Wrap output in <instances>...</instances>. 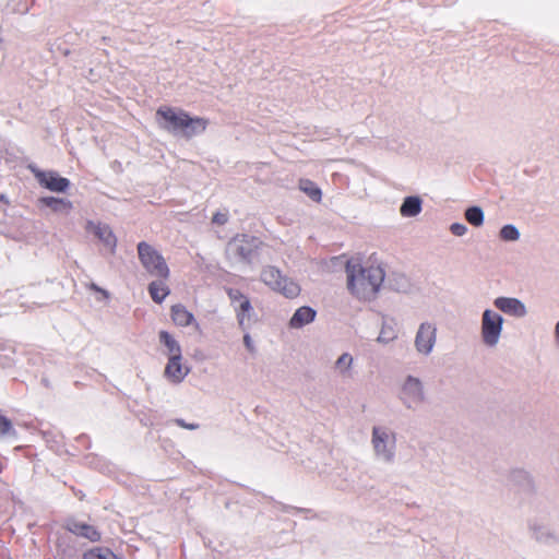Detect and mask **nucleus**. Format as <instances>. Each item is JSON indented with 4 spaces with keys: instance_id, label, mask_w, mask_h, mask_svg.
I'll return each mask as SVG.
<instances>
[{
    "instance_id": "dca6fc26",
    "label": "nucleus",
    "mask_w": 559,
    "mask_h": 559,
    "mask_svg": "<svg viewBox=\"0 0 559 559\" xmlns=\"http://www.w3.org/2000/svg\"><path fill=\"white\" fill-rule=\"evenodd\" d=\"M39 202L55 213L69 214L73 207L71 201L62 198L43 197L39 199Z\"/></svg>"
},
{
    "instance_id": "6ab92c4d",
    "label": "nucleus",
    "mask_w": 559,
    "mask_h": 559,
    "mask_svg": "<svg viewBox=\"0 0 559 559\" xmlns=\"http://www.w3.org/2000/svg\"><path fill=\"white\" fill-rule=\"evenodd\" d=\"M282 284L278 285V288H275V292L281 293L286 298H296L300 294V286L298 283L293 280L283 276L281 280Z\"/></svg>"
},
{
    "instance_id": "a878e982",
    "label": "nucleus",
    "mask_w": 559,
    "mask_h": 559,
    "mask_svg": "<svg viewBox=\"0 0 559 559\" xmlns=\"http://www.w3.org/2000/svg\"><path fill=\"white\" fill-rule=\"evenodd\" d=\"M252 310V306L250 300L246 297L242 298V301L239 302V308L237 311V319L240 325L245 323L246 317L250 314Z\"/></svg>"
},
{
    "instance_id": "20e7f679",
    "label": "nucleus",
    "mask_w": 559,
    "mask_h": 559,
    "mask_svg": "<svg viewBox=\"0 0 559 559\" xmlns=\"http://www.w3.org/2000/svg\"><path fill=\"white\" fill-rule=\"evenodd\" d=\"M260 241L255 237L238 235L228 243V250L242 261L250 262L259 249Z\"/></svg>"
},
{
    "instance_id": "6e6552de",
    "label": "nucleus",
    "mask_w": 559,
    "mask_h": 559,
    "mask_svg": "<svg viewBox=\"0 0 559 559\" xmlns=\"http://www.w3.org/2000/svg\"><path fill=\"white\" fill-rule=\"evenodd\" d=\"M530 533L536 543L542 546L551 547L559 544V534L551 527L542 523H532Z\"/></svg>"
},
{
    "instance_id": "f03ea898",
    "label": "nucleus",
    "mask_w": 559,
    "mask_h": 559,
    "mask_svg": "<svg viewBox=\"0 0 559 559\" xmlns=\"http://www.w3.org/2000/svg\"><path fill=\"white\" fill-rule=\"evenodd\" d=\"M157 119H162L160 127L169 132H180L185 138H192L205 131L209 121L201 117H190L181 109L162 106L156 111Z\"/></svg>"
},
{
    "instance_id": "c85d7f7f",
    "label": "nucleus",
    "mask_w": 559,
    "mask_h": 559,
    "mask_svg": "<svg viewBox=\"0 0 559 559\" xmlns=\"http://www.w3.org/2000/svg\"><path fill=\"white\" fill-rule=\"evenodd\" d=\"M353 357L349 354H343L336 361V367L341 370H348L352 366Z\"/></svg>"
},
{
    "instance_id": "a211bd4d",
    "label": "nucleus",
    "mask_w": 559,
    "mask_h": 559,
    "mask_svg": "<svg viewBox=\"0 0 559 559\" xmlns=\"http://www.w3.org/2000/svg\"><path fill=\"white\" fill-rule=\"evenodd\" d=\"M282 277L280 270L274 266H265L261 272V281L273 290L282 284Z\"/></svg>"
},
{
    "instance_id": "7c9ffc66",
    "label": "nucleus",
    "mask_w": 559,
    "mask_h": 559,
    "mask_svg": "<svg viewBox=\"0 0 559 559\" xmlns=\"http://www.w3.org/2000/svg\"><path fill=\"white\" fill-rule=\"evenodd\" d=\"M450 230L455 236H463L466 233L467 228L464 224L453 223L450 227Z\"/></svg>"
},
{
    "instance_id": "72a5a7b5",
    "label": "nucleus",
    "mask_w": 559,
    "mask_h": 559,
    "mask_svg": "<svg viewBox=\"0 0 559 559\" xmlns=\"http://www.w3.org/2000/svg\"><path fill=\"white\" fill-rule=\"evenodd\" d=\"M177 424H178V425H180L181 427H185V428H188V429H195V428H198V427H199V426H198V425H195V424H189V425H186V424L183 423V420H181V419H177Z\"/></svg>"
},
{
    "instance_id": "f257e3e1",
    "label": "nucleus",
    "mask_w": 559,
    "mask_h": 559,
    "mask_svg": "<svg viewBox=\"0 0 559 559\" xmlns=\"http://www.w3.org/2000/svg\"><path fill=\"white\" fill-rule=\"evenodd\" d=\"M345 272L348 290L360 300L373 299L384 280V271L380 266H364L357 259L347 261Z\"/></svg>"
},
{
    "instance_id": "473e14b6",
    "label": "nucleus",
    "mask_w": 559,
    "mask_h": 559,
    "mask_svg": "<svg viewBox=\"0 0 559 559\" xmlns=\"http://www.w3.org/2000/svg\"><path fill=\"white\" fill-rule=\"evenodd\" d=\"M243 342H245V345L246 347L250 350V352H253V345H252V342H251V338L248 334H246L243 336Z\"/></svg>"
},
{
    "instance_id": "c756f323",
    "label": "nucleus",
    "mask_w": 559,
    "mask_h": 559,
    "mask_svg": "<svg viewBox=\"0 0 559 559\" xmlns=\"http://www.w3.org/2000/svg\"><path fill=\"white\" fill-rule=\"evenodd\" d=\"M228 222V214L223 212H216L213 214L212 223L215 225H225Z\"/></svg>"
},
{
    "instance_id": "c9c22d12",
    "label": "nucleus",
    "mask_w": 559,
    "mask_h": 559,
    "mask_svg": "<svg viewBox=\"0 0 559 559\" xmlns=\"http://www.w3.org/2000/svg\"><path fill=\"white\" fill-rule=\"evenodd\" d=\"M378 340H384L383 332L379 335Z\"/></svg>"
},
{
    "instance_id": "f3484780",
    "label": "nucleus",
    "mask_w": 559,
    "mask_h": 559,
    "mask_svg": "<svg viewBox=\"0 0 559 559\" xmlns=\"http://www.w3.org/2000/svg\"><path fill=\"white\" fill-rule=\"evenodd\" d=\"M374 450L377 452H385L388 450L389 444L394 443V438L389 435L385 430L381 428H373V439H372Z\"/></svg>"
},
{
    "instance_id": "aec40b11",
    "label": "nucleus",
    "mask_w": 559,
    "mask_h": 559,
    "mask_svg": "<svg viewBox=\"0 0 559 559\" xmlns=\"http://www.w3.org/2000/svg\"><path fill=\"white\" fill-rule=\"evenodd\" d=\"M420 211L421 201L418 197H407L400 209V212L404 217L416 216Z\"/></svg>"
},
{
    "instance_id": "7ed1b4c3",
    "label": "nucleus",
    "mask_w": 559,
    "mask_h": 559,
    "mask_svg": "<svg viewBox=\"0 0 559 559\" xmlns=\"http://www.w3.org/2000/svg\"><path fill=\"white\" fill-rule=\"evenodd\" d=\"M136 249L139 260L148 274L162 280L169 277V267L160 252L145 241L139 242Z\"/></svg>"
},
{
    "instance_id": "4468645a",
    "label": "nucleus",
    "mask_w": 559,
    "mask_h": 559,
    "mask_svg": "<svg viewBox=\"0 0 559 559\" xmlns=\"http://www.w3.org/2000/svg\"><path fill=\"white\" fill-rule=\"evenodd\" d=\"M67 527L71 533L85 537L91 542H96L100 538L99 533L93 526L83 522L69 521Z\"/></svg>"
},
{
    "instance_id": "423d86ee",
    "label": "nucleus",
    "mask_w": 559,
    "mask_h": 559,
    "mask_svg": "<svg viewBox=\"0 0 559 559\" xmlns=\"http://www.w3.org/2000/svg\"><path fill=\"white\" fill-rule=\"evenodd\" d=\"M35 177L40 186L53 192H64L70 187V181L55 171L38 170Z\"/></svg>"
},
{
    "instance_id": "ddd939ff",
    "label": "nucleus",
    "mask_w": 559,
    "mask_h": 559,
    "mask_svg": "<svg viewBox=\"0 0 559 559\" xmlns=\"http://www.w3.org/2000/svg\"><path fill=\"white\" fill-rule=\"evenodd\" d=\"M316 310L311 307L304 306L298 308L289 320V326L293 329H299L304 325L312 322L316 318Z\"/></svg>"
},
{
    "instance_id": "1a4fd4ad",
    "label": "nucleus",
    "mask_w": 559,
    "mask_h": 559,
    "mask_svg": "<svg viewBox=\"0 0 559 559\" xmlns=\"http://www.w3.org/2000/svg\"><path fill=\"white\" fill-rule=\"evenodd\" d=\"M85 229L93 233L111 252L115 251L117 238L108 225L87 221Z\"/></svg>"
},
{
    "instance_id": "412c9836",
    "label": "nucleus",
    "mask_w": 559,
    "mask_h": 559,
    "mask_svg": "<svg viewBox=\"0 0 559 559\" xmlns=\"http://www.w3.org/2000/svg\"><path fill=\"white\" fill-rule=\"evenodd\" d=\"M148 293L151 298L156 304H162L164 299L169 295V287L164 282H152L148 285Z\"/></svg>"
},
{
    "instance_id": "cd10ccee",
    "label": "nucleus",
    "mask_w": 559,
    "mask_h": 559,
    "mask_svg": "<svg viewBox=\"0 0 559 559\" xmlns=\"http://www.w3.org/2000/svg\"><path fill=\"white\" fill-rule=\"evenodd\" d=\"M11 431H13L12 421L0 414V437L8 436Z\"/></svg>"
},
{
    "instance_id": "b1692460",
    "label": "nucleus",
    "mask_w": 559,
    "mask_h": 559,
    "mask_svg": "<svg viewBox=\"0 0 559 559\" xmlns=\"http://www.w3.org/2000/svg\"><path fill=\"white\" fill-rule=\"evenodd\" d=\"M82 559H118L108 548L95 547L83 554Z\"/></svg>"
},
{
    "instance_id": "2eb2a0df",
    "label": "nucleus",
    "mask_w": 559,
    "mask_h": 559,
    "mask_svg": "<svg viewBox=\"0 0 559 559\" xmlns=\"http://www.w3.org/2000/svg\"><path fill=\"white\" fill-rule=\"evenodd\" d=\"M170 317L174 324L185 328L194 321L192 312H190L183 305L177 304L170 308Z\"/></svg>"
},
{
    "instance_id": "9b49d317",
    "label": "nucleus",
    "mask_w": 559,
    "mask_h": 559,
    "mask_svg": "<svg viewBox=\"0 0 559 559\" xmlns=\"http://www.w3.org/2000/svg\"><path fill=\"white\" fill-rule=\"evenodd\" d=\"M495 306L510 316L524 317L526 314L525 306L516 298L499 297L495 300Z\"/></svg>"
},
{
    "instance_id": "393cba45",
    "label": "nucleus",
    "mask_w": 559,
    "mask_h": 559,
    "mask_svg": "<svg viewBox=\"0 0 559 559\" xmlns=\"http://www.w3.org/2000/svg\"><path fill=\"white\" fill-rule=\"evenodd\" d=\"M465 218L469 224L480 226L484 222V213L480 207L472 206L466 210Z\"/></svg>"
},
{
    "instance_id": "bb28decb",
    "label": "nucleus",
    "mask_w": 559,
    "mask_h": 559,
    "mask_svg": "<svg viewBox=\"0 0 559 559\" xmlns=\"http://www.w3.org/2000/svg\"><path fill=\"white\" fill-rule=\"evenodd\" d=\"M519 236V230L513 225H506L500 230V237L506 241L516 240Z\"/></svg>"
},
{
    "instance_id": "39448f33",
    "label": "nucleus",
    "mask_w": 559,
    "mask_h": 559,
    "mask_svg": "<svg viewBox=\"0 0 559 559\" xmlns=\"http://www.w3.org/2000/svg\"><path fill=\"white\" fill-rule=\"evenodd\" d=\"M502 330V318L500 314L485 310L483 314L481 334L484 342L493 346L497 344Z\"/></svg>"
},
{
    "instance_id": "9d476101",
    "label": "nucleus",
    "mask_w": 559,
    "mask_h": 559,
    "mask_svg": "<svg viewBox=\"0 0 559 559\" xmlns=\"http://www.w3.org/2000/svg\"><path fill=\"white\" fill-rule=\"evenodd\" d=\"M402 399L408 407L423 400V390L419 380L409 377L403 385Z\"/></svg>"
},
{
    "instance_id": "2f4dec72",
    "label": "nucleus",
    "mask_w": 559,
    "mask_h": 559,
    "mask_svg": "<svg viewBox=\"0 0 559 559\" xmlns=\"http://www.w3.org/2000/svg\"><path fill=\"white\" fill-rule=\"evenodd\" d=\"M227 295L233 302H240L242 301V298H246V296L240 290L234 288L228 289Z\"/></svg>"
},
{
    "instance_id": "5701e85b",
    "label": "nucleus",
    "mask_w": 559,
    "mask_h": 559,
    "mask_svg": "<svg viewBox=\"0 0 559 559\" xmlns=\"http://www.w3.org/2000/svg\"><path fill=\"white\" fill-rule=\"evenodd\" d=\"M159 341L167 347L169 357L181 354L180 345L167 331L159 332Z\"/></svg>"
},
{
    "instance_id": "f704fd0d",
    "label": "nucleus",
    "mask_w": 559,
    "mask_h": 559,
    "mask_svg": "<svg viewBox=\"0 0 559 559\" xmlns=\"http://www.w3.org/2000/svg\"><path fill=\"white\" fill-rule=\"evenodd\" d=\"M556 336L559 340V322L556 325Z\"/></svg>"
},
{
    "instance_id": "f8f14e48",
    "label": "nucleus",
    "mask_w": 559,
    "mask_h": 559,
    "mask_svg": "<svg viewBox=\"0 0 559 559\" xmlns=\"http://www.w3.org/2000/svg\"><path fill=\"white\" fill-rule=\"evenodd\" d=\"M188 370L181 364V354L169 357L165 368V376L174 382H180L187 376Z\"/></svg>"
},
{
    "instance_id": "4be33fe9",
    "label": "nucleus",
    "mask_w": 559,
    "mask_h": 559,
    "mask_svg": "<svg viewBox=\"0 0 559 559\" xmlns=\"http://www.w3.org/2000/svg\"><path fill=\"white\" fill-rule=\"evenodd\" d=\"M298 186L299 189L313 201L319 202L321 200L322 192L313 181L309 179H300Z\"/></svg>"
},
{
    "instance_id": "0eeeda50",
    "label": "nucleus",
    "mask_w": 559,
    "mask_h": 559,
    "mask_svg": "<svg viewBox=\"0 0 559 559\" xmlns=\"http://www.w3.org/2000/svg\"><path fill=\"white\" fill-rule=\"evenodd\" d=\"M437 329L430 323H423L415 337V346L419 353L429 354L436 343Z\"/></svg>"
}]
</instances>
